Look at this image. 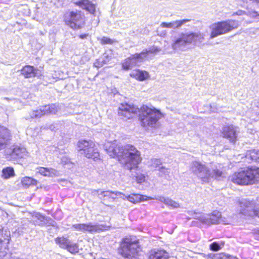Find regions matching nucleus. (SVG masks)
<instances>
[{"label":"nucleus","mask_w":259,"mask_h":259,"mask_svg":"<svg viewBox=\"0 0 259 259\" xmlns=\"http://www.w3.org/2000/svg\"><path fill=\"white\" fill-rule=\"evenodd\" d=\"M55 242L60 248L66 249L71 254H76L79 252L78 244L73 242L66 237H58L55 239Z\"/></svg>","instance_id":"10"},{"label":"nucleus","mask_w":259,"mask_h":259,"mask_svg":"<svg viewBox=\"0 0 259 259\" xmlns=\"http://www.w3.org/2000/svg\"><path fill=\"white\" fill-rule=\"evenodd\" d=\"M102 44H112L114 41L107 37L104 36L101 40Z\"/></svg>","instance_id":"40"},{"label":"nucleus","mask_w":259,"mask_h":259,"mask_svg":"<svg viewBox=\"0 0 259 259\" xmlns=\"http://www.w3.org/2000/svg\"><path fill=\"white\" fill-rule=\"evenodd\" d=\"M224 244L225 243L223 241H221L220 242H213L210 244L209 248L210 250L217 251L219 250L222 247L224 246Z\"/></svg>","instance_id":"32"},{"label":"nucleus","mask_w":259,"mask_h":259,"mask_svg":"<svg viewBox=\"0 0 259 259\" xmlns=\"http://www.w3.org/2000/svg\"><path fill=\"white\" fill-rule=\"evenodd\" d=\"M243 15H246V13L245 11H243L242 10H238L236 12L234 13L233 14V16L234 15H238V16H241Z\"/></svg>","instance_id":"44"},{"label":"nucleus","mask_w":259,"mask_h":259,"mask_svg":"<svg viewBox=\"0 0 259 259\" xmlns=\"http://www.w3.org/2000/svg\"><path fill=\"white\" fill-rule=\"evenodd\" d=\"M12 135L7 127L0 125V150L6 149L10 144Z\"/></svg>","instance_id":"17"},{"label":"nucleus","mask_w":259,"mask_h":259,"mask_svg":"<svg viewBox=\"0 0 259 259\" xmlns=\"http://www.w3.org/2000/svg\"><path fill=\"white\" fill-rule=\"evenodd\" d=\"M134 56L137 58L139 61H141L145 59L151 58L150 57H149L147 50L146 49L143 50V51L140 53L135 54Z\"/></svg>","instance_id":"35"},{"label":"nucleus","mask_w":259,"mask_h":259,"mask_svg":"<svg viewBox=\"0 0 259 259\" xmlns=\"http://www.w3.org/2000/svg\"><path fill=\"white\" fill-rule=\"evenodd\" d=\"M240 213L245 216L259 218L258 205L253 200L242 198L239 201Z\"/></svg>","instance_id":"9"},{"label":"nucleus","mask_w":259,"mask_h":259,"mask_svg":"<svg viewBox=\"0 0 259 259\" xmlns=\"http://www.w3.org/2000/svg\"><path fill=\"white\" fill-rule=\"evenodd\" d=\"M7 247H4V251H2L3 248L1 247V243H0V256H5L7 253V251L6 250H8V245H7Z\"/></svg>","instance_id":"43"},{"label":"nucleus","mask_w":259,"mask_h":259,"mask_svg":"<svg viewBox=\"0 0 259 259\" xmlns=\"http://www.w3.org/2000/svg\"><path fill=\"white\" fill-rule=\"evenodd\" d=\"M142 111L140 118L141 125L145 127H156L158 125V121L161 117V113L160 111L151 108L146 105H143L141 108Z\"/></svg>","instance_id":"4"},{"label":"nucleus","mask_w":259,"mask_h":259,"mask_svg":"<svg viewBox=\"0 0 259 259\" xmlns=\"http://www.w3.org/2000/svg\"><path fill=\"white\" fill-rule=\"evenodd\" d=\"M101 191L100 190H94L92 192V194L94 195H98L99 197L101 196Z\"/></svg>","instance_id":"45"},{"label":"nucleus","mask_w":259,"mask_h":259,"mask_svg":"<svg viewBox=\"0 0 259 259\" xmlns=\"http://www.w3.org/2000/svg\"><path fill=\"white\" fill-rule=\"evenodd\" d=\"M190 214L193 215V217L194 219H198V220H200V221H201V218L202 217H205V215H202L200 213H197L196 212H192V211L191 212V213Z\"/></svg>","instance_id":"42"},{"label":"nucleus","mask_w":259,"mask_h":259,"mask_svg":"<svg viewBox=\"0 0 259 259\" xmlns=\"http://www.w3.org/2000/svg\"><path fill=\"white\" fill-rule=\"evenodd\" d=\"M8 158L11 160H15L23 158L27 154L26 149L20 144H14L6 151Z\"/></svg>","instance_id":"13"},{"label":"nucleus","mask_w":259,"mask_h":259,"mask_svg":"<svg viewBox=\"0 0 259 259\" xmlns=\"http://www.w3.org/2000/svg\"><path fill=\"white\" fill-rule=\"evenodd\" d=\"M232 182L238 185H250L259 181V168L247 167L230 177Z\"/></svg>","instance_id":"3"},{"label":"nucleus","mask_w":259,"mask_h":259,"mask_svg":"<svg viewBox=\"0 0 259 259\" xmlns=\"http://www.w3.org/2000/svg\"><path fill=\"white\" fill-rule=\"evenodd\" d=\"M122 195L121 192L116 191H101V196L100 197V199H103V198L108 197L110 198L111 195H115V196H120Z\"/></svg>","instance_id":"30"},{"label":"nucleus","mask_w":259,"mask_h":259,"mask_svg":"<svg viewBox=\"0 0 259 259\" xmlns=\"http://www.w3.org/2000/svg\"><path fill=\"white\" fill-rule=\"evenodd\" d=\"M191 169L203 183H208L211 179L220 180L223 177L221 165L217 163H210L206 166L198 161L191 163Z\"/></svg>","instance_id":"2"},{"label":"nucleus","mask_w":259,"mask_h":259,"mask_svg":"<svg viewBox=\"0 0 259 259\" xmlns=\"http://www.w3.org/2000/svg\"><path fill=\"white\" fill-rule=\"evenodd\" d=\"M201 221L206 224H218L222 222L221 213L218 211H213L211 214H207L201 218Z\"/></svg>","instance_id":"18"},{"label":"nucleus","mask_w":259,"mask_h":259,"mask_svg":"<svg viewBox=\"0 0 259 259\" xmlns=\"http://www.w3.org/2000/svg\"><path fill=\"white\" fill-rule=\"evenodd\" d=\"M21 183L23 186L28 187L30 185H36L37 181L30 177H26L22 179Z\"/></svg>","instance_id":"31"},{"label":"nucleus","mask_w":259,"mask_h":259,"mask_svg":"<svg viewBox=\"0 0 259 259\" xmlns=\"http://www.w3.org/2000/svg\"><path fill=\"white\" fill-rule=\"evenodd\" d=\"M259 30V28L256 29V30Z\"/></svg>","instance_id":"51"},{"label":"nucleus","mask_w":259,"mask_h":259,"mask_svg":"<svg viewBox=\"0 0 259 259\" xmlns=\"http://www.w3.org/2000/svg\"><path fill=\"white\" fill-rule=\"evenodd\" d=\"M238 133V128L232 125L225 126L223 128V137L233 144L235 143Z\"/></svg>","instance_id":"16"},{"label":"nucleus","mask_w":259,"mask_h":259,"mask_svg":"<svg viewBox=\"0 0 259 259\" xmlns=\"http://www.w3.org/2000/svg\"><path fill=\"white\" fill-rule=\"evenodd\" d=\"M153 199H156L162 202L166 205L170 206L174 208H178L179 207V204L178 203L171 199H169V198H165L162 196H158Z\"/></svg>","instance_id":"27"},{"label":"nucleus","mask_w":259,"mask_h":259,"mask_svg":"<svg viewBox=\"0 0 259 259\" xmlns=\"http://www.w3.org/2000/svg\"><path fill=\"white\" fill-rule=\"evenodd\" d=\"M239 21L232 19L219 22L211 25L210 38L215 37L220 35L228 33L239 26Z\"/></svg>","instance_id":"7"},{"label":"nucleus","mask_w":259,"mask_h":259,"mask_svg":"<svg viewBox=\"0 0 259 259\" xmlns=\"http://www.w3.org/2000/svg\"><path fill=\"white\" fill-rule=\"evenodd\" d=\"M150 166L151 168L158 170L159 167L162 166L161 160L158 159L153 158L151 159L150 161Z\"/></svg>","instance_id":"33"},{"label":"nucleus","mask_w":259,"mask_h":259,"mask_svg":"<svg viewBox=\"0 0 259 259\" xmlns=\"http://www.w3.org/2000/svg\"><path fill=\"white\" fill-rule=\"evenodd\" d=\"M15 176L14 168L12 167H7L2 170V177L5 179H9Z\"/></svg>","instance_id":"28"},{"label":"nucleus","mask_w":259,"mask_h":259,"mask_svg":"<svg viewBox=\"0 0 259 259\" xmlns=\"http://www.w3.org/2000/svg\"><path fill=\"white\" fill-rule=\"evenodd\" d=\"M4 99V100H9L8 98H5Z\"/></svg>","instance_id":"50"},{"label":"nucleus","mask_w":259,"mask_h":259,"mask_svg":"<svg viewBox=\"0 0 259 259\" xmlns=\"http://www.w3.org/2000/svg\"><path fill=\"white\" fill-rule=\"evenodd\" d=\"M147 50L148 55L151 54L153 56L158 54L160 51H161V48L156 46H152L149 47L148 49H146Z\"/></svg>","instance_id":"34"},{"label":"nucleus","mask_w":259,"mask_h":259,"mask_svg":"<svg viewBox=\"0 0 259 259\" xmlns=\"http://www.w3.org/2000/svg\"><path fill=\"white\" fill-rule=\"evenodd\" d=\"M139 250V240L135 237H131L122 239L119 252L124 257L132 259L138 254Z\"/></svg>","instance_id":"5"},{"label":"nucleus","mask_w":259,"mask_h":259,"mask_svg":"<svg viewBox=\"0 0 259 259\" xmlns=\"http://www.w3.org/2000/svg\"><path fill=\"white\" fill-rule=\"evenodd\" d=\"M182 34L190 49L191 46L200 45L204 38V35L200 32H189Z\"/></svg>","instance_id":"14"},{"label":"nucleus","mask_w":259,"mask_h":259,"mask_svg":"<svg viewBox=\"0 0 259 259\" xmlns=\"http://www.w3.org/2000/svg\"><path fill=\"white\" fill-rule=\"evenodd\" d=\"M121 196H121V197L123 199H127L133 203H136L144 200H152L154 199L152 197H147L145 195H142L139 194H132L126 196L122 193V195H121Z\"/></svg>","instance_id":"20"},{"label":"nucleus","mask_w":259,"mask_h":259,"mask_svg":"<svg viewBox=\"0 0 259 259\" xmlns=\"http://www.w3.org/2000/svg\"><path fill=\"white\" fill-rule=\"evenodd\" d=\"M128 58H129V59H130V60L131 61V65H132V67H134V66H136L137 65V64L138 63V62H139L138 61V60L137 59V58H136L135 56H134V54L131 55Z\"/></svg>","instance_id":"41"},{"label":"nucleus","mask_w":259,"mask_h":259,"mask_svg":"<svg viewBox=\"0 0 259 259\" xmlns=\"http://www.w3.org/2000/svg\"><path fill=\"white\" fill-rule=\"evenodd\" d=\"M131 63V61L130 59H129V58H126L122 63V68L125 70H128L131 69L133 67Z\"/></svg>","instance_id":"38"},{"label":"nucleus","mask_w":259,"mask_h":259,"mask_svg":"<svg viewBox=\"0 0 259 259\" xmlns=\"http://www.w3.org/2000/svg\"><path fill=\"white\" fill-rule=\"evenodd\" d=\"M72 227L76 231H81L83 233L89 232L90 233L106 230L107 228V227L104 225L93 224L91 222L86 224H73Z\"/></svg>","instance_id":"11"},{"label":"nucleus","mask_w":259,"mask_h":259,"mask_svg":"<svg viewBox=\"0 0 259 259\" xmlns=\"http://www.w3.org/2000/svg\"><path fill=\"white\" fill-rule=\"evenodd\" d=\"M189 19H183L180 20H176L170 22H162L160 24V26L162 28H168L172 29H177L181 27L183 24L189 22Z\"/></svg>","instance_id":"21"},{"label":"nucleus","mask_w":259,"mask_h":259,"mask_svg":"<svg viewBox=\"0 0 259 259\" xmlns=\"http://www.w3.org/2000/svg\"><path fill=\"white\" fill-rule=\"evenodd\" d=\"M36 173L46 177H54L56 176L58 172L54 169L39 167L36 168Z\"/></svg>","instance_id":"25"},{"label":"nucleus","mask_w":259,"mask_h":259,"mask_svg":"<svg viewBox=\"0 0 259 259\" xmlns=\"http://www.w3.org/2000/svg\"><path fill=\"white\" fill-rule=\"evenodd\" d=\"M254 2L256 3H259V0H254Z\"/></svg>","instance_id":"48"},{"label":"nucleus","mask_w":259,"mask_h":259,"mask_svg":"<svg viewBox=\"0 0 259 259\" xmlns=\"http://www.w3.org/2000/svg\"><path fill=\"white\" fill-rule=\"evenodd\" d=\"M246 15L251 18L256 19L259 20V14L255 11H248Z\"/></svg>","instance_id":"39"},{"label":"nucleus","mask_w":259,"mask_h":259,"mask_svg":"<svg viewBox=\"0 0 259 259\" xmlns=\"http://www.w3.org/2000/svg\"><path fill=\"white\" fill-rule=\"evenodd\" d=\"M9 240H10L9 239H7V243H6L7 244H8V243H9Z\"/></svg>","instance_id":"49"},{"label":"nucleus","mask_w":259,"mask_h":259,"mask_svg":"<svg viewBox=\"0 0 259 259\" xmlns=\"http://www.w3.org/2000/svg\"><path fill=\"white\" fill-rule=\"evenodd\" d=\"M158 170L159 171L158 175L160 177H165L166 178L167 176H168L169 174V169L162 165L161 167H159Z\"/></svg>","instance_id":"37"},{"label":"nucleus","mask_w":259,"mask_h":259,"mask_svg":"<svg viewBox=\"0 0 259 259\" xmlns=\"http://www.w3.org/2000/svg\"><path fill=\"white\" fill-rule=\"evenodd\" d=\"M168 252L164 250H152L149 256V259H169Z\"/></svg>","instance_id":"23"},{"label":"nucleus","mask_w":259,"mask_h":259,"mask_svg":"<svg viewBox=\"0 0 259 259\" xmlns=\"http://www.w3.org/2000/svg\"><path fill=\"white\" fill-rule=\"evenodd\" d=\"M39 70L34 68L33 66L26 65L21 69V74L25 78H31L35 77L38 74Z\"/></svg>","instance_id":"22"},{"label":"nucleus","mask_w":259,"mask_h":259,"mask_svg":"<svg viewBox=\"0 0 259 259\" xmlns=\"http://www.w3.org/2000/svg\"><path fill=\"white\" fill-rule=\"evenodd\" d=\"M117 196H115V195H111L110 197V198L114 200L116 198Z\"/></svg>","instance_id":"47"},{"label":"nucleus","mask_w":259,"mask_h":259,"mask_svg":"<svg viewBox=\"0 0 259 259\" xmlns=\"http://www.w3.org/2000/svg\"><path fill=\"white\" fill-rule=\"evenodd\" d=\"M32 217L33 219H36L37 220H33V223L35 225L42 226L45 224V217L41 214L39 212L35 213Z\"/></svg>","instance_id":"29"},{"label":"nucleus","mask_w":259,"mask_h":259,"mask_svg":"<svg viewBox=\"0 0 259 259\" xmlns=\"http://www.w3.org/2000/svg\"><path fill=\"white\" fill-rule=\"evenodd\" d=\"M258 234H259V230L258 231Z\"/></svg>","instance_id":"52"},{"label":"nucleus","mask_w":259,"mask_h":259,"mask_svg":"<svg viewBox=\"0 0 259 259\" xmlns=\"http://www.w3.org/2000/svg\"><path fill=\"white\" fill-rule=\"evenodd\" d=\"M57 112V106L55 104L41 106L39 109L31 111L29 116L25 117V119L40 118L46 114H56Z\"/></svg>","instance_id":"12"},{"label":"nucleus","mask_w":259,"mask_h":259,"mask_svg":"<svg viewBox=\"0 0 259 259\" xmlns=\"http://www.w3.org/2000/svg\"><path fill=\"white\" fill-rule=\"evenodd\" d=\"M78 150L88 158L94 160L99 159V152L95 144L92 141L81 140L77 143Z\"/></svg>","instance_id":"8"},{"label":"nucleus","mask_w":259,"mask_h":259,"mask_svg":"<svg viewBox=\"0 0 259 259\" xmlns=\"http://www.w3.org/2000/svg\"><path fill=\"white\" fill-rule=\"evenodd\" d=\"M172 48L177 51H185L190 48H189L185 39L183 38L182 33L180 36L177 38L171 44Z\"/></svg>","instance_id":"19"},{"label":"nucleus","mask_w":259,"mask_h":259,"mask_svg":"<svg viewBox=\"0 0 259 259\" xmlns=\"http://www.w3.org/2000/svg\"><path fill=\"white\" fill-rule=\"evenodd\" d=\"M131 75L140 81L145 80L149 77V73L147 71L140 70H134L131 74Z\"/></svg>","instance_id":"26"},{"label":"nucleus","mask_w":259,"mask_h":259,"mask_svg":"<svg viewBox=\"0 0 259 259\" xmlns=\"http://www.w3.org/2000/svg\"><path fill=\"white\" fill-rule=\"evenodd\" d=\"M64 19L65 24L74 30L81 29L85 24L84 13L80 11L75 10L66 12Z\"/></svg>","instance_id":"6"},{"label":"nucleus","mask_w":259,"mask_h":259,"mask_svg":"<svg viewBox=\"0 0 259 259\" xmlns=\"http://www.w3.org/2000/svg\"><path fill=\"white\" fill-rule=\"evenodd\" d=\"M76 5L81 7L91 14H93L95 12V6L94 4H91L88 0H81L75 3Z\"/></svg>","instance_id":"24"},{"label":"nucleus","mask_w":259,"mask_h":259,"mask_svg":"<svg viewBox=\"0 0 259 259\" xmlns=\"http://www.w3.org/2000/svg\"><path fill=\"white\" fill-rule=\"evenodd\" d=\"M88 36H89V34H88V33H85V34H80V35H79V37L80 39H86V38H87V37H88Z\"/></svg>","instance_id":"46"},{"label":"nucleus","mask_w":259,"mask_h":259,"mask_svg":"<svg viewBox=\"0 0 259 259\" xmlns=\"http://www.w3.org/2000/svg\"><path fill=\"white\" fill-rule=\"evenodd\" d=\"M139 112V108L132 105L127 103L121 104L118 108V114L119 116L130 119L132 117L133 114H137Z\"/></svg>","instance_id":"15"},{"label":"nucleus","mask_w":259,"mask_h":259,"mask_svg":"<svg viewBox=\"0 0 259 259\" xmlns=\"http://www.w3.org/2000/svg\"><path fill=\"white\" fill-rule=\"evenodd\" d=\"M107 153L110 157H117L120 163L124 168L132 172V176L136 178L139 183L145 181V176L139 175L133 170H137L138 164L141 162V154L134 146L130 144L124 146L120 144L113 143L105 146Z\"/></svg>","instance_id":"1"},{"label":"nucleus","mask_w":259,"mask_h":259,"mask_svg":"<svg viewBox=\"0 0 259 259\" xmlns=\"http://www.w3.org/2000/svg\"><path fill=\"white\" fill-rule=\"evenodd\" d=\"M249 155L251 159L257 162H259V150H253L250 151Z\"/></svg>","instance_id":"36"}]
</instances>
